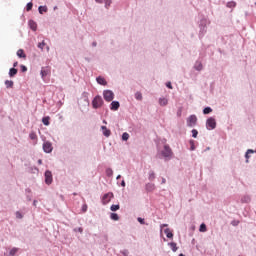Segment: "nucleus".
I'll use <instances>...</instances> for the list:
<instances>
[{
    "label": "nucleus",
    "instance_id": "14",
    "mask_svg": "<svg viewBox=\"0 0 256 256\" xmlns=\"http://www.w3.org/2000/svg\"><path fill=\"white\" fill-rule=\"evenodd\" d=\"M50 71L49 69L42 67L40 71L41 79H45L47 75H49Z\"/></svg>",
    "mask_w": 256,
    "mask_h": 256
},
{
    "label": "nucleus",
    "instance_id": "45",
    "mask_svg": "<svg viewBox=\"0 0 256 256\" xmlns=\"http://www.w3.org/2000/svg\"><path fill=\"white\" fill-rule=\"evenodd\" d=\"M120 253H121L123 256H129V250H127V249L121 250Z\"/></svg>",
    "mask_w": 256,
    "mask_h": 256
},
{
    "label": "nucleus",
    "instance_id": "31",
    "mask_svg": "<svg viewBox=\"0 0 256 256\" xmlns=\"http://www.w3.org/2000/svg\"><path fill=\"white\" fill-rule=\"evenodd\" d=\"M121 209V206L119 204H112L110 206V211H119Z\"/></svg>",
    "mask_w": 256,
    "mask_h": 256
},
{
    "label": "nucleus",
    "instance_id": "21",
    "mask_svg": "<svg viewBox=\"0 0 256 256\" xmlns=\"http://www.w3.org/2000/svg\"><path fill=\"white\" fill-rule=\"evenodd\" d=\"M4 85H5L6 89H13L14 83L12 80H5Z\"/></svg>",
    "mask_w": 256,
    "mask_h": 256
},
{
    "label": "nucleus",
    "instance_id": "30",
    "mask_svg": "<svg viewBox=\"0 0 256 256\" xmlns=\"http://www.w3.org/2000/svg\"><path fill=\"white\" fill-rule=\"evenodd\" d=\"M110 219L112 221H119V214L118 213H111L110 214Z\"/></svg>",
    "mask_w": 256,
    "mask_h": 256
},
{
    "label": "nucleus",
    "instance_id": "27",
    "mask_svg": "<svg viewBox=\"0 0 256 256\" xmlns=\"http://www.w3.org/2000/svg\"><path fill=\"white\" fill-rule=\"evenodd\" d=\"M47 11H48L47 6L38 7V12L40 13V15H43V13H47Z\"/></svg>",
    "mask_w": 256,
    "mask_h": 256
},
{
    "label": "nucleus",
    "instance_id": "19",
    "mask_svg": "<svg viewBox=\"0 0 256 256\" xmlns=\"http://www.w3.org/2000/svg\"><path fill=\"white\" fill-rule=\"evenodd\" d=\"M51 120V118L49 116H45L42 118V123L43 125H45L46 127H49V125L51 124V122H49Z\"/></svg>",
    "mask_w": 256,
    "mask_h": 256
},
{
    "label": "nucleus",
    "instance_id": "8",
    "mask_svg": "<svg viewBox=\"0 0 256 256\" xmlns=\"http://www.w3.org/2000/svg\"><path fill=\"white\" fill-rule=\"evenodd\" d=\"M42 149L44 153H53V143L49 141H44L42 144Z\"/></svg>",
    "mask_w": 256,
    "mask_h": 256
},
{
    "label": "nucleus",
    "instance_id": "20",
    "mask_svg": "<svg viewBox=\"0 0 256 256\" xmlns=\"http://www.w3.org/2000/svg\"><path fill=\"white\" fill-rule=\"evenodd\" d=\"M241 203H251V196L250 195L242 196Z\"/></svg>",
    "mask_w": 256,
    "mask_h": 256
},
{
    "label": "nucleus",
    "instance_id": "22",
    "mask_svg": "<svg viewBox=\"0 0 256 256\" xmlns=\"http://www.w3.org/2000/svg\"><path fill=\"white\" fill-rule=\"evenodd\" d=\"M29 27L32 31H37V23L33 20H29Z\"/></svg>",
    "mask_w": 256,
    "mask_h": 256
},
{
    "label": "nucleus",
    "instance_id": "43",
    "mask_svg": "<svg viewBox=\"0 0 256 256\" xmlns=\"http://www.w3.org/2000/svg\"><path fill=\"white\" fill-rule=\"evenodd\" d=\"M104 3H105V8L109 9V7H111L112 1L111 0H104Z\"/></svg>",
    "mask_w": 256,
    "mask_h": 256
},
{
    "label": "nucleus",
    "instance_id": "7",
    "mask_svg": "<svg viewBox=\"0 0 256 256\" xmlns=\"http://www.w3.org/2000/svg\"><path fill=\"white\" fill-rule=\"evenodd\" d=\"M187 127H195L197 125V115L192 114L186 119Z\"/></svg>",
    "mask_w": 256,
    "mask_h": 256
},
{
    "label": "nucleus",
    "instance_id": "34",
    "mask_svg": "<svg viewBox=\"0 0 256 256\" xmlns=\"http://www.w3.org/2000/svg\"><path fill=\"white\" fill-rule=\"evenodd\" d=\"M200 233H205L207 231V225L205 223H202L199 228Z\"/></svg>",
    "mask_w": 256,
    "mask_h": 256
},
{
    "label": "nucleus",
    "instance_id": "6",
    "mask_svg": "<svg viewBox=\"0 0 256 256\" xmlns=\"http://www.w3.org/2000/svg\"><path fill=\"white\" fill-rule=\"evenodd\" d=\"M115 197L113 192H108L102 196L101 203L102 205H109L111 203V200Z\"/></svg>",
    "mask_w": 256,
    "mask_h": 256
},
{
    "label": "nucleus",
    "instance_id": "33",
    "mask_svg": "<svg viewBox=\"0 0 256 256\" xmlns=\"http://www.w3.org/2000/svg\"><path fill=\"white\" fill-rule=\"evenodd\" d=\"M226 7H228L229 9H234V7H237V3L234 1H230L226 4Z\"/></svg>",
    "mask_w": 256,
    "mask_h": 256
},
{
    "label": "nucleus",
    "instance_id": "17",
    "mask_svg": "<svg viewBox=\"0 0 256 256\" xmlns=\"http://www.w3.org/2000/svg\"><path fill=\"white\" fill-rule=\"evenodd\" d=\"M194 69L195 71H203V63H201V61H196L194 63Z\"/></svg>",
    "mask_w": 256,
    "mask_h": 256
},
{
    "label": "nucleus",
    "instance_id": "40",
    "mask_svg": "<svg viewBox=\"0 0 256 256\" xmlns=\"http://www.w3.org/2000/svg\"><path fill=\"white\" fill-rule=\"evenodd\" d=\"M189 144H190V151H195V140H190Z\"/></svg>",
    "mask_w": 256,
    "mask_h": 256
},
{
    "label": "nucleus",
    "instance_id": "11",
    "mask_svg": "<svg viewBox=\"0 0 256 256\" xmlns=\"http://www.w3.org/2000/svg\"><path fill=\"white\" fill-rule=\"evenodd\" d=\"M158 103L160 107H167V105L169 104V100L165 97H160Z\"/></svg>",
    "mask_w": 256,
    "mask_h": 256
},
{
    "label": "nucleus",
    "instance_id": "47",
    "mask_svg": "<svg viewBox=\"0 0 256 256\" xmlns=\"http://www.w3.org/2000/svg\"><path fill=\"white\" fill-rule=\"evenodd\" d=\"M137 221H138V223H140V225H145V219L138 217Z\"/></svg>",
    "mask_w": 256,
    "mask_h": 256
},
{
    "label": "nucleus",
    "instance_id": "3",
    "mask_svg": "<svg viewBox=\"0 0 256 256\" xmlns=\"http://www.w3.org/2000/svg\"><path fill=\"white\" fill-rule=\"evenodd\" d=\"M206 129L207 131H213L214 129H217V120L214 117L207 118Z\"/></svg>",
    "mask_w": 256,
    "mask_h": 256
},
{
    "label": "nucleus",
    "instance_id": "61",
    "mask_svg": "<svg viewBox=\"0 0 256 256\" xmlns=\"http://www.w3.org/2000/svg\"><path fill=\"white\" fill-rule=\"evenodd\" d=\"M92 47H97V43L96 42H92Z\"/></svg>",
    "mask_w": 256,
    "mask_h": 256
},
{
    "label": "nucleus",
    "instance_id": "55",
    "mask_svg": "<svg viewBox=\"0 0 256 256\" xmlns=\"http://www.w3.org/2000/svg\"><path fill=\"white\" fill-rule=\"evenodd\" d=\"M97 3L103 4L105 3V0H95Z\"/></svg>",
    "mask_w": 256,
    "mask_h": 256
},
{
    "label": "nucleus",
    "instance_id": "18",
    "mask_svg": "<svg viewBox=\"0 0 256 256\" xmlns=\"http://www.w3.org/2000/svg\"><path fill=\"white\" fill-rule=\"evenodd\" d=\"M17 57H19L20 59H25L27 57V55H25V51H23V49H19L16 53Z\"/></svg>",
    "mask_w": 256,
    "mask_h": 256
},
{
    "label": "nucleus",
    "instance_id": "2",
    "mask_svg": "<svg viewBox=\"0 0 256 256\" xmlns=\"http://www.w3.org/2000/svg\"><path fill=\"white\" fill-rule=\"evenodd\" d=\"M103 97L101 95H96L92 100V107L93 109H101L103 107Z\"/></svg>",
    "mask_w": 256,
    "mask_h": 256
},
{
    "label": "nucleus",
    "instance_id": "57",
    "mask_svg": "<svg viewBox=\"0 0 256 256\" xmlns=\"http://www.w3.org/2000/svg\"><path fill=\"white\" fill-rule=\"evenodd\" d=\"M17 65H19V62H14L13 63V68L15 69V67H17Z\"/></svg>",
    "mask_w": 256,
    "mask_h": 256
},
{
    "label": "nucleus",
    "instance_id": "13",
    "mask_svg": "<svg viewBox=\"0 0 256 256\" xmlns=\"http://www.w3.org/2000/svg\"><path fill=\"white\" fill-rule=\"evenodd\" d=\"M253 153H255V151L253 149H248L244 155L245 159H246V163H249V159H251V155H253Z\"/></svg>",
    "mask_w": 256,
    "mask_h": 256
},
{
    "label": "nucleus",
    "instance_id": "12",
    "mask_svg": "<svg viewBox=\"0 0 256 256\" xmlns=\"http://www.w3.org/2000/svg\"><path fill=\"white\" fill-rule=\"evenodd\" d=\"M101 131L104 137H111V130H109L107 126H101Z\"/></svg>",
    "mask_w": 256,
    "mask_h": 256
},
{
    "label": "nucleus",
    "instance_id": "53",
    "mask_svg": "<svg viewBox=\"0 0 256 256\" xmlns=\"http://www.w3.org/2000/svg\"><path fill=\"white\" fill-rule=\"evenodd\" d=\"M82 211H83L84 213L87 211V204H84V205L82 206Z\"/></svg>",
    "mask_w": 256,
    "mask_h": 256
},
{
    "label": "nucleus",
    "instance_id": "42",
    "mask_svg": "<svg viewBox=\"0 0 256 256\" xmlns=\"http://www.w3.org/2000/svg\"><path fill=\"white\" fill-rule=\"evenodd\" d=\"M31 9H33V3L28 2L27 5H26V11H31Z\"/></svg>",
    "mask_w": 256,
    "mask_h": 256
},
{
    "label": "nucleus",
    "instance_id": "23",
    "mask_svg": "<svg viewBox=\"0 0 256 256\" xmlns=\"http://www.w3.org/2000/svg\"><path fill=\"white\" fill-rule=\"evenodd\" d=\"M134 97H135V100H136V101H143V94H142L140 91H137V92L134 94Z\"/></svg>",
    "mask_w": 256,
    "mask_h": 256
},
{
    "label": "nucleus",
    "instance_id": "56",
    "mask_svg": "<svg viewBox=\"0 0 256 256\" xmlns=\"http://www.w3.org/2000/svg\"><path fill=\"white\" fill-rule=\"evenodd\" d=\"M26 199H27V201H31V195H26Z\"/></svg>",
    "mask_w": 256,
    "mask_h": 256
},
{
    "label": "nucleus",
    "instance_id": "16",
    "mask_svg": "<svg viewBox=\"0 0 256 256\" xmlns=\"http://www.w3.org/2000/svg\"><path fill=\"white\" fill-rule=\"evenodd\" d=\"M96 83L105 87V85H107V80H105V78H103L102 76H98L96 78Z\"/></svg>",
    "mask_w": 256,
    "mask_h": 256
},
{
    "label": "nucleus",
    "instance_id": "9",
    "mask_svg": "<svg viewBox=\"0 0 256 256\" xmlns=\"http://www.w3.org/2000/svg\"><path fill=\"white\" fill-rule=\"evenodd\" d=\"M46 185H51L53 183V173L50 170H46L44 173Z\"/></svg>",
    "mask_w": 256,
    "mask_h": 256
},
{
    "label": "nucleus",
    "instance_id": "35",
    "mask_svg": "<svg viewBox=\"0 0 256 256\" xmlns=\"http://www.w3.org/2000/svg\"><path fill=\"white\" fill-rule=\"evenodd\" d=\"M46 45L47 44L45 43V40H43L42 42L38 43L37 47H38V49L43 51V49L45 48Z\"/></svg>",
    "mask_w": 256,
    "mask_h": 256
},
{
    "label": "nucleus",
    "instance_id": "44",
    "mask_svg": "<svg viewBox=\"0 0 256 256\" xmlns=\"http://www.w3.org/2000/svg\"><path fill=\"white\" fill-rule=\"evenodd\" d=\"M15 215L16 219H23V213H21L20 211H16Z\"/></svg>",
    "mask_w": 256,
    "mask_h": 256
},
{
    "label": "nucleus",
    "instance_id": "52",
    "mask_svg": "<svg viewBox=\"0 0 256 256\" xmlns=\"http://www.w3.org/2000/svg\"><path fill=\"white\" fill-rule=\"evenodd\" d=\"M166 87H167L168 89H173V85L171 84V82H167V83H166Z\"/></svg>",
    "mask_w": 256,
    "mask_h": 256
},
{
    "label": "nucleus",
    "instance_id": "5",
    "mask_svg": "<svg viewBox=\"0 0 256 256\" xmlns=\"http://www.w3.org/2000/svg\"><path fill=\"white\" fill-rule=\"evenodd\" d=\"M161 155L164 157V159H171L173 150H171V147L166 144L164 145V149L161 151Z\"/></svg>",
    "mask_w": 256,
    "mask_h": 256
},
{
    "label": "nucleus",
    "instance_id": "60",
    "mask_svg": "<svg viewBox=\"0 0 256 256\" xmlns=\"http://www.w3.org/2000/svg\"><path fill=\"white\" fill-rule=\"evenodd\" d=\"M167 183V180L165 178H162V184Z\"/></svg>",
    "mask_w": 256,
    "mask_h": 256
},
{
    "label": "nucleus",
    "instance_id": "63",
    "mask_svg": "<svg viewBox=\"0 0 256 256\" xmlns=\"http://www.w3.org/2000/svg\"><path fill=\"white\" fill-rule=\"evenodd\" d=\"M25 191L26 193H31V190L29 188H27Z\"/></svg>",
    "mask_w": 256,
    "mask_h": 256
},
{
    "label": "nucleus",
    "instance_id": "48",
    "mask_svg": "<svg viewBox=\"0 0 256 256\" xmlns=\"http://www.w3.org/2000/svg\"><path fill=\"white\" fill-rule=\"evenodd\" d=\"M20 69H21L22 73H26V71H27V66L21 65V66H20Z\"/></svg>",
    "mask_w": 256,
    "mask_h": 256
},
{
    "label": "nucleus",
    "instance_id": "26",
    "mask_svg": "<svg viewBox=\"0 0 256 256\" xmlns=\"http://www.w3.org/2000/svg\"><path fill=\"white\" fill-rule=\"evenodd\" d=\"M168 246L172 249V251H173V253H176V251H177V243H175V242H169L168 243Z\"/></svg>",
    "mask_w": 256,
    "mask_h": 256
},
{
    "label": "nucleus",
    "instance_id": "46",
    "mask_svg": "<svg viewBox=\"0 0 256 256\" xmlns=\"http://www.w3.org/2000/svg\"><path fill=\"white\" fill-rule=\"evenodd\" d=\"M74 233H83V228L78 227L73 229Z\"/></svg>",
    "mask_w": 256,
    "mask_h": 256
},
{
    "label": "nucleus",
    "instance_id": "64",
    "mask_svg": "<svg viewBox=\"0 0 256 256\" xmlns=\"http://www.w3.org/2000/svg\"><path fill=\"white\" fill-rule=\"evenodd\" d=\"M116 179H117V180L121 179V175H118V176L116 177Z\"/></svg>",
    "mask_w": 256,
    "mask_h": 256
},
{
    "label": "nucleus",
    "instance_id": "59",
    "mask_svg": "<svg viewBox=\"0 0 256 256\" xmlns=\"http://www.w3.org/2000/svg\"><path fill=\"white\" fill-rule=\"evenodd\" d=\"M38 165H43V160L39 159L38 160Z\"/></svg>",
    "mask_w": 256,
    "mask_h": 256
},
{
    "label": "nucleus",
    "instance_id": "39",
    "mask_svg": "<svg viewBox=\"0 0 256 256\" xmlns=\"http://www.w3.org/2000/svg\"><path fill=\"white\" fill-rule=\"evenodd\" d=\"M122 141H129V133L124 132L122 134Z\"/></svg>",
    "mask_w": 256,
    "mask_h": 256
},
{
    "label": "nucleus",
    "instance_id": "37",
    "mask_svg": "<svg viewBox=\"0 0 256 256\" xmlns=\"http://www.w3.org/2000/svg\"><path fill=\"white\" fill-rule=\"evenodd\" d=\"M17 251H19V248H12L9 252V255L15 256L17 254Z\"/></svg>",
    "mask_w": 256,
    "mask_h": 256
},
{
    "label": "nucleus",
    "instance_id": "32",
    "mask_svg": "<svg viewBox=\"0 0 256 256\" xmlns=\"http://www.w3.org/2000/svg\"><path fill=\"white\" fill-rule=\"evenodd\" d=\"M148 179H149V181H154V179H155V172L153 170L149 171Z\"/></svg>",
    "mask_w": 256,
    "mask_h": 256
},
{
    "label": "nucleus",
    "instance_id": "41",
    "mask_svg": "<svg viewBox=\"0 0 256 256\" xmlns=\"http://www.w3.org/2000/svg\"><path fill=\"white\" fill-rule=\"evenodd\" d=\"M191 133H192V137H193L194 139H197V135H199V131H197V129H193V130L191 131Z\"/></svg>",
    "mask_w": 256,
    "mask_h": 256
},
{
    "label": "nucleus",
    "instance_id": "29",
    "mask_svg": "<svg viewBox=\"0 0 256 256\" xmlns=\"http://www.w3.org/2000/svg\"><path fill=\"white\" fill-rule=\"evenodd\" d=\"M209 113H213V108L212 107H205L204 109H203V114L204 115H209Z\"/></svg>",
    "mask_w": 256,
    "mask_h": 256
},
{
    "label": "nucleus",
    "instance_id": "50",
    "mask_svg": "<svg viewBox=\"0 0 256 256\" xmlns=\"http://www.w3.org/2000/svg\"><path fill=\"white\" fill-rule=\"evenodd\" d=\"M231 225H233V227H237V225H239V221L233 220V221L231 222Z\"/></svg>",
    "mask_w": 256,
    "mask_h": 256
},
{
    "label": "nucleus",
    "instance_id": "49",
    "mask_svg": "<svg viewBox=\"0 0 256 256\" xmlns=\"http://www.w3.org/2000/svg\"><path fill=\"white\" fill-rule=\"evenodd\" d=\"M83 95H84V97H85V98H84V101L87 102V105H89V97H87V93L84 92Z\"/></svg>",
    "mask_w": 256,
    "mask_h": 256
},
{
    "label": "nucleus",
    "instance_id": "62",
    "mask_svg": "<svg viewBox=\"0 0 256 256\" xmlns=\"http://www.w3.org/2000/svg\"><path fill=\"white\" fill-rule=\"evenodd\" d=\"M50 47L49 46H46V51H47V53H49V51H50Z\"/></svg>",
    "mask_w": 256,
    "mask_h": 256
},
{
    "label": "nucleus",
    "instance_id": "25",
    "mask_svg": "<svg viewBox=\"0 0 256 256\" xmlns=\"http://www.w3.org/2000/svg\"><path fill=\"white\" fill-rule=\"evenodd\" d=\"M146 191H149V192L155 191V184H153V183H147V184H146Z\"/></svg>",
    "mask_w": 256,
    "mask_h": 256
},
{
    "label": "nucleus",
    "instance_id": "51",
    "mask_svg": "<svg viewBox=\"0 0 256 256\" xmlns=\"http://www.w3.org/2000/svg\"><path fill=\"white\" fill-rule=\"evenodd\" d=\"M163 227H168V224H161L160 225V233H163Z\"/></svg>",
    "mask_w": 256,
    "mask_h": 256
},
{
    "label": "nucleus",
    "instance_id": "24",
    "mask_svg": "<svg viewBox=\"0 0 256 256\" xmlns=\"http://www.w3.org/2000/svg\"><path fill=\"white\" fill-rule=\"evenodd\" d=\"M164 233H165V235H166V237H167L168 239H173V232H171V230H170L169 228H166V229L164 230Z\"/></svg>",
    "mask_w": 256,
    "mask_h": 256
},
{
    "label": "nucleus",
    "instance_id": "15",
    "mask_svg": "<svg viewBox=\"0 0 256 256\" xmlns=\"http://www.w3.org/2000/svg\"><path fill=\"white\" fill-rule=\"evenodd\" d=\"M28 173H32V175H39V168H37V166H30L28 168Z\"/></svg>",
    "mask_w": 256,
    "mask_h": 256
},
{
    "label": "nucleus",
    "instance_id": "10",
    "mask_svg": "<svg viewBox=\"0 0 256 256\" xmlns=\"http://www.w3.org/2000/svg\"><path fill=\"white\" fill-rule=\"evenodd\" d=\"M120 107H121V103H119V101H112L110 104L111 111H119Z\"/></svg>",
    "mask_w": 256,
    "mask_h": 256
},
{
    "label": "nucleus",
    "instance_id": "36",
    "mask_svg": "<svg viewBox=\"0 0 256 256\" xmlns=\"http://www.w3.org/2000/svg\"><path fill=\"white\" fill-rule=\"evenodd\" d=\"M105 173L108 177H113V169L107 168Z\"/></svg>",
    "mask_w": 256,
    "mask_h": 256
},
{
    "label": "nucleus",
    "instance_id": "54",
    "mask_svg": "<svg viewBox=\"0 0 256 256\" xmlns=\"http://www.w3.org/2000/svg\"><path fill=\"white\" fill-rule=\"evenodd\" d=\"M120 185H121V187H125L126 186L125 180H122Z\"/></svg>",
    "mask_w": 256,
    "mask_h": 256
},
{
    "label": "nucleus",
    "instance_id": "58",
    "mask_svg": "<svg viewBox=\"0 0 256 256\" xmlns=\"http://www.w3.org/2000/svg\"><path fill=\"white\" fill-rule=\"evenodd\" d=\"M37 203H38L37 200H34V201H33V206H34V207H37Z\"/></svg>",
    "mask_w": 256,
    "mask_h": 256
},
{
    "label": "nucleus",
    "instance_id": "4",
    "mask_svg": "<svg viewBox=\"0 0 256 256\" xmlns=\"http://www.w3.org/2000/svg\"><path fill=\"white\" fill-rule=\"evenodd\" d=\"M103 99L107 103H111V101H113V99H115V93L113 92V90H104L103 91Z\"/></svg>",
    "mask_w": 256,
    "mask_h": 256
},
{
    "label": "nucleus",
    "instance_id": "1",
    "mask_svg": "<svg viewBox=\"0 0 256 256\" xmlns=\"http://www.w3.org/2000/svg\"><path fill=\"white\" fill-rule=\"evenodd\" d=\"M207 25H209V20L207 18L200 19L198 23L200 39H203V37H205L207 34Z\"/></svg>",
    "mask_w": 256,
    "mask_h": 256
},
{
    "label": "nucleus",
    "instance_id": "28",
    "mask_svg": "<svg viewBox=\"0 0 256 256\" xmlns=\"http://www.w3.org/2000/svg\"><path fill=\"white\" fill-rule=\"evenodd\" d=\"M18 70L16 68H10L9 70V77H15L17 75Z\"/></svg>",
    "mask_w": 256,
    "mask_h": 256
},
{
    "label": "nucleus",
    "instance_id": "38",
    "mask_svg": "<svg viewBox=\"0 0 256 256\" xmlns=\"http://www.w3.org/2000/svg\"><path fill=\"white\" fill-rule=\"evenodd\" d=\"M29 137L32 141H37V134L35 132H31Z\"/></svg>",
    "mask_w": 256,
    "mask_h": 256
}]
</instances>
